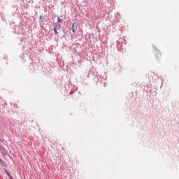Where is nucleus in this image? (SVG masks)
<instances>
[{
    "label": "nucleus",
    "mask_w": 179,
    "mask_h": 179,
    "mask_svg": "<svg viewBox=\"0 0 179 179\" xmlns=\"http://www.w3.org/2000/svg\"><path fill=\"white\" fill-rule=\"evenodd\" d=\"M59 30H61V24L59 22H56L54 26V31L56 34H59Z\"/></svg>",
    "instance_id": "f257e3e1"
},
{
    "label": "nucleus",
    "mask_w": 179,
    "mask_h": 179,
    "mask_svg": "<svg viewBox=\"0 0 179 179\" xmlns=\"http://www.w3.org/2000/svg\"><path fill=\"white\" fill-rule=\"evenodd\" d=\"M78 26H79L78 22H74L72 24V31H73V33H76V31H78Z\"/></svg>",
    "instance_id": "f03ea898"
},
{
    "label": "nucleus",
    "mask_w": 179,
    "mask_h": 179,
    "mask_svg": "<svg viewBox=\"0 0 179 179\" xmlns=\"http://www.w3.org/2000/svg\"><path fill=\"white\" fill-rule=\"evenodd\" d=\"M4 171H5V173H6V174H7V176H8V177H10V176H12L11 175H10V173L9 172V171H8V170H4Z\"/></svg>",
    "instance_id": "7ed1b4c3"
},
{
    "label": "nucleus",
    "mask_w": 179,
    "mask_h": 179,
    "mask_svg": "<svg viewBox=\"0 0 179 179\" xmlns=\"http://www.w3.org/2000/svg\"><path fill=\"white\" fill-rule=\"evenodd\" d=\"M57 20L59 22V23L62 22V18H60L59 17H58Z\"/></svg>",
    "instance_id": "20e7f679"
},
{
    "label": "nucleus",
    "mask_w": 179,
    "mask_h": 179,
    "mask_svg": "<svg viewBox=\"0 0 179 179\" xmlns=\"http://www.w3.org/2000/svg\"><path fill=\"white\" fill-rule=\"evenodd\" d=\"M0 164H1V166H3L4 163L3 161H2V159H0Z\"/></svg>",
    "instance_id": "39448f33"
},
{
    "label": "nucleus",
    "mask_w": 179,
    "mask_h": 179,
    "mask_svg": "<svg viewBox=\"0 0 179 179\" xmlns=\"http://www.w3.org/2000/svg\"><path fill=\"white\" fill-rule=\"evenodd\" d=\"M40 19H41V17H40Z\"/></svg>",
    "instance_id": "423d86ee"
}]
</instances>
